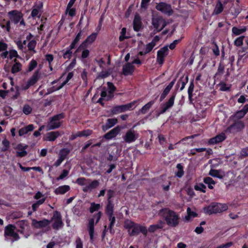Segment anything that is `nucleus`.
I'll list each match as a JSON object with an SVG mask.
<instances>
[{
	"label": "nucleus",
	"mask_w": 248,
	"mask_h": 248,
	"mask_svg": "<svg viewBox=\"0 0 248 248\" xmlns=\"http://www.w3.org/2000/svg\"><path fill=\"white\" fill-rule=\"evenodd\" d=\"M118 122L116 118H109L107 119L105 124L102 126V130L106 131L109 128L114 126Z\"/></svg>",
	"instance_id": "20"
},
{
	"label": "nucleus",
	"mask_w": 248,
	"mask_h": 248,
	"mask_svg": "<svg viewBox=\"0 0 248 248\" xmlns=\"http://www.w3.org/2000/svg\"><path fill=\"white\" fill-rule=\"evenodd\" d=\"M135 70V66L130 62L126 63L123 67V74L125 76L132 75Z\"/></svg>",
	"instance_id": "16"
},
{
	"label": "nucleus",
	"mask_w": 248,
	"mask_h": 248,
	"mask_svg": "<svg viewBox=\"0 0 248 248\" xmlns=\"http://www.w3.org/2000/svg\"><path fill=\"white\" fill-rule=\"evenodd\" d=\"M88 229L89 231V233L90 238V241L93 242V241L94 237V219L91 218L88 224Z\"/></svg>",
	"instance_id": "21"
},
{
	"label": "nucleus",
	"mask_w": 248,
	"mask_h": 248,
	"mask_svg": "<svg viewBox=\"0 0 248 248\" xmlns=\"http://www.w3.org/2000/svg\"><path fill=\"white\" fill-rule=\"evenodd\" d=\"M133 30L134 31L138 32L143 27V24L141 21L140 16L139 14L135 15L133 22Z\"/></svg>",
	"instance_id": "13"
},
{
	"label": "nucleus",
	"mask_w": 248,
	"mask_h": 248,
	"mask_svg": "<svg viewBox=\"0 0 248 248\" xmlns=\"http://www.w3.org/2000/svg\"><path fill=\"white\" fill-rule=\"evenodd\" d=\"M70 189V187L68 185H63L60 186L56 188L54 190V193L56 195H62L66 193Z\"/></svg>",
	"instance_id": "27"
},
{
	"label": "nucleus",
	"mask_w": 248,
	"mask_h": 248,
	"mask_svg": "<svg viewBox=\"0 0 248 248\" xmlns=\"http://www.w3.org/2000/svg\"><path fill=\"white\" fill-rule=\"evenodd\" d=\"M22 69V65L19 62H16L12 67L11 72L15 74L20 71Z\"/></svg>",
	"instance_id": "39"
},
{
	"label": "nucleus",
	"mask_w": 248,
	"mask_h": 248,
	"mask_svg": "<svg viewBox=\"0 0 248 248\" xmlns=\"http://www.w3.org/2000/svg\"><path fill=\"white\" fill-rule=\"evenodd\" d=\"M51 222H53L51 226L54 230H59L64 226V223L62 220V216L61 213L58 211H55L52 217L51 218Z\"/></svg>",
	"instance_id": "5"
},
{
	"label": "nucleus",
	"mask_w": 248,
	"mask_h": 248,
	"mask_svg": "<svg viewBox=\"0 0 248 248\" xmlns=\"http://www.w3.org/2000/svg\"><path fill=\"white\" fill-rule=\"evenodd\" d=\"M79 137H87L91 135L92 133V130L87 129L81 131H78Z\"/></svg>",
	"instance_id": "53"
},
{
	"label": "nucleus",
	"mask_w": 248,
	"mask_h": 248,
	"mask_svg": "<svg viewBox=\"0 0 248 248\" xmlns=\"http://www.w3.org/2000/svg\"><path fill=\"white\" fill-rule=\"evenodd\" d=\"M154 103L155 102L153 100L149 101L141 108L139 111L140 112L143 114H146L153 105Z\"/></svg>",
	"instance_id": "32"
},
{
	"label": "nucleus",
	"mask_w": 248,
	"mask_h": 248,
	"mask_svg": "<svg viewBox=\"0 0 248 248\" xmlns=\"http://www.w3.org/2000/svg\"><path fill=\"white\" fill-rule=\"evenodd\" d=\"M34 129V126L32 124H30L26 126L22 127L18 131V135L19 136H22L27 134L29 132H31Z\"/></svg>",
	"instance_id": "25"
},
{
	"label": "nucleus",
	"mask_w": 248,
	"mask_h": 248,
	"mask_svg": "<svg viewBox=\"0 0 248 248\" xmlns=\"http://www.w3.org/2000/svg\"><path fill=\"white\" fill-rule=\"evenodd\" d=\"M91 190L96 188L99 185V182L97 180H94L89 184Z\"/></svg>",
	"instance_id": "61"
},
{
	"label": "nucleus",
	"mask_w": 248,
	"mask_h": 248,
	"mask_svg": "<svg viewBox=\"0 0 248 248\" xmlns=\"http://www.w3.org/2000/svg\"><path fill=\"white\" fill-rule=\"evenodd\" d=\"M11 21L9 19L7 20L5 19H3L0 23V26L3 29H6L7 32H9L11 30Z\"/></svg>",
	"instance_id": "31"
},
{
	"label": "nucleus",
	"mask_w": 248,
	"mask_h": 248,
	"mask_svg": "<svg viewBox=\"0 0 248 248\" xmlns=\"http://www.w3.org/2000/svg\"><path fill=\"white\" fill-rule=\"evenodd\" d=\"M70 150L68 148H64L61 149L59 153V157L63 159L64 160L65 159L66 156L70 153Z\"/></svg>",
	"instance_id": "43"
},
{
	"label": "nucleus",
	"mask_w": 248,
	"mask_h": 248,
	"mask_svg": "<svg viewBox=\"0 0 248 248\" xmlns=\"http://www.w3.org/2000/svg\"><path fill=\"white\" fill-rule=\"evenodd\" d=\"M121 128L119 126H117L109 132L105 134L103 137L104 139L109 140L115 138L120 132Z\"/></svg>",
	"instance_id": "15"
},
{
	"label": "nucleus",
	"mask_w": 248,
	"mask_h": 248,
	"mask_svg": "<svg viewBox=\"0 0 248 248\" xmlns=\"http://www.w3.org/2000/svg\"><path fill=\"white\" fill-rule=\"evenodd\" d=\"M151 0H141L140 4V8L141 9L146 10Z\"/></svg>",
	"instance_id": "59"
},
{
	"label": "nucleus",
	"mask_w": 248,
	"mask_h": 248,
	"mask_svg": "<svg viewBox=\"0 0 248 248\" xmlns=\"http://www.w3.org/2000/svg\"><path fill=\"white\" fill-rule=\"evenodd\" d=\"M159 215L170 227L175 228L179 224L180 220L179 215L172 210L168 208H162L159 210Z\"/></svg>",
	"instance_id": "1"
},
{
	"label": "nucleus",
	"mask_w": 248,
	"mask_h": 248,
	"mask_svg": "<svg viewBox=\"0 0 248 248\" xmlns=\"http://www.w3.org/2000/svg\"><path fill=\"white\" fill-rule=\"evenodd\" d=\"M2 144L3 147L1 149L2 152L7 151L10 147V142L7 139H4L2 141Z\"/></svg>",
	"instance_id": "50"
},
{
	"label": "nucleus",
	"mask_w": 248,
	"mask_h": 248,
	"mask_svg": "<svg viewBox=\"0 0 248 248\" xmlns=\"http://www.w3.org/2000/svg\"><path fill=\"white\" fill-rule=\"evenodd\" d=\"M65 117V114L63 112L60 113L59 114L54 115L53 116L50 117L52 119V121H55L57 122H59L62 119H64Z\"/></svg>",
	"instance_id": "46"
},
{
	"label": "nucleus",
	"mask_w": 248,
	"mask_h": 248,
	"mask_svg": "<svg viewBox=\"0 0 248 248\" xmlns=\"http://www.w3.org/2000/svg\"><path fill=\"white\" fill-rule=\"evenodd\" d=\"M188 81V76L187 75H184L182 76L178 80L176 86H181L180 90L182 91L185 87L186 85L187 84Z\"/></svg>",
	"instance_id": "26"
},
{
	"label": "nucleus",
	"mask_w": 248,
	"mask_h": 248,
	"mask_svg": "<svg viewBox=\"0 0 248 248\" xmlns=\"http://www.w3.org/2000/svg\"><path fill=\"white\" fill-rule=\"evenodd\" d=\"M36 42L35 40H31L28 43L27 45L29 50L33 51L35 52L34 48L36 46Z\"/></svg>",
	"instance_id": "57"
},
{
	"label": "nucleus",
	"mask_w": 248,
	"mask_h": 248,
	"mask_svg": "<svg viewBox=\"0 0 248 248\" xmlns=\"http://www.w3.org/2000/svg\"><path fill=\"white\" fill-rule=\"evenodd\" d=\"M50 222L51 221L46 218L40 221L34 219L33 220V225L36 228L41 229L46 227Z\"/></svg>",
	"instance_id": "18"
},
{
	"label": "nucleus",
	"mask_w": 248,
	"mask_h": 248,
	"mask_svg": "<svg viewBox=\"0 0 248 248\" xmlns=\"http://www.w3.org/2000/svg\"><path fill=\"white\" fill-rule=\"evenodd\" d=\"M177 94L176 91H173L172 92L169 99L163 104L161 107V110L159 112V114H163L167 111V110L171 108L174 103V100Z\"/></svg>",
	"instance_id": "7"
},
{
	"label": "nucleus",
	"mask_w": 248,
	"mask_h": 248,
	"mask_svg": "<svg viewBox=\"0 0 248 248\" xmlns=\"http://www.w3.org/2000/svg\"><path fill=\"white\" fill-rule=\"evenodd\" d=\"M23 16V14L20 11L17 10H13L8 13V16L9 19L15 25H17Z\"/></svg>",
	"instance_id": "8"
},
{
	"label": "nucleus",
	"mask_w": 248,
	"mask_h": 248,
	"mask_svg": "<svg viewBox=\"0 0 248 248\" xmlns=\"http://www.w3.org/2000/svg\"><path fill=\"white\" fill-rule=\"evenodd\" d=\"M139 134L133 129L131 128L127 131L122 138L126 143H132L138 138Z\"/></svg>",
	"instance_id": "10"
},
{
	"label": "nucleus",
	"mask_w": 248,
	"mask_h": 248,
	"mask_svg": "<svg viewBox=\"0 0 248 248\" xmlns=\"http://www.w3.org/2000/svg\"><path fill=\"white\" fill-rule=\"evenodd\" d=\"M176 168L178 171L175 173V175L180 178L182 177L184 174V167L181 163H179L177 165Z\"/></svg>",
	"instance_id": "41"
},
{
	"label": "nucleus",
	"mask_w": 248,
	"mask_h": 248,
	"mask_svg": "<svg viewBox=\"0 0 248 248\" xmlns=\"http://www.w3.org/2000/svg\"><path fill=\"white\" fill-rule=\"evenodd\" d=\"M60 136H61V134L59 131L48 132L46 137V140L49 141H53Z\"/></svg>",
	"instance_id": "22"
},
{
	"label": "nucleus",
	"mask_w": 248,
	"mask_h": 248,
	"mask_svg": "<svg viewBox=\"0 0 248 248\" xmlns=\"http://www.w3.org/2000/svg\"><path fill=\"white\" fill-rule=\"evenodd\" d=\"M87 72L85 69H84L80 74L81 78L84 82L85 86H87L88 83V78H87Z\"/></svg>",
	"instance_id": "48"
},
{
	"label": "nucleus",
	"mask_w": 248,
	"mask_h": 248,
	"mask_svg": "<svg viewBox=\"0 0 248 248\" xmlns=\"http://www.w3.org/2000/svg\"><path fill=\"white\" fill-rule=\"evenodd\" d=\"M226 138L225 134L222 132L221 133L217 135L216 136L211 138L208 140V143L210 145H214L224 141Z\"/></svg>",
	"instance_id": "14"
},
{
	"label": "nucleus",
	"mask_w": 248,
	"mask_h": 248,
	"mask_svg": "<svg viewBox=\"0 0 248 248\" xmlns=\"http://www.w3.org/2000/svg\"><path fill=\"white\" fill-rule=\"evenodd\" d=\"M152 24L154 28V33L161 31L167 25L165 19L161 16L153 17L152 19Z\"/></svg>",
	"instance_id": "6"
},
{
	"label": "nucleus",
	"mask_w": 248,
	"mask_h": 248,
	"mask_svg": "<svg viewBox=\"0 0 248 248\" xmlns=\"http://www.w3.org/2000/svg\"><path fill=\"white\" fill-rule=\"evenodd\" d=\"M228 206L226 204L217 202H212L208 206L203 208V212L208 215L220 213L227 210Z\"/></svg>",
	"instance_id": "3"
},
{
	"label": "nucleus",
	"mask_w": 248,
	"mask_h": 248,
	"mask_svg": "<svg viewBox=\"0 0 248 248\" xmlns=\"http://www.w3.org/2000/svg\"><path fill=\"white\" fill-rule=\"evenodd\" d=\"M159 223L150 225L148 228V231L150 232L154 233L157 230L162 229L163 228V222L162 220L159 221Z\"/></svg>",
	"instance_id": "29"
},
{
	"label": "nucleus",
	"mask_w": 248,
	"mask_h": 248,
	"mask_svg": "<svg viewBox=\"0 0 248 248\" xmlns=\"http://www.w3.org/2000/svg\"><path fill=\"white\" fill-rule=\"evenodd\" d=\"M37 62L34 59L31 60L29 64L28 71L30 72L32 71L37 66Z\"/></svg>",
	"instance_id": "54"
},
{
	"label": "nucleus",
	"mask_w": 248,
	"mask_h": 248,
	"mask_svg": "<svg viewBox=\"0 0 248 248\" xmlns=\"http://www.w3.org/2000/svg\"><path fill=\"white\" fill-rule=\"evenodd\" d=\"M43 5L41 4L40 5H38L36 7V8H34L32 10L31 12V16L32 18H35L36 17H40L41 14L40 13L41 9L42 8Z\"/></svg>",
	"instance_id": "33"
},
{
	"label": "nucleus",
	"mask_w": 248,
	"mask_h": 248,
	"mask_svg": "<svg viewBox=\"0 0 248 248\" xmlns=\"http://www.w3.org/2000/svg\"><path fill=\"white\" fill-rule=\"evenodd\" d=\"M97 33L93 32L88 36L87 38L83 42L85 45L88 47L89 45L92 44L96 39Z\"/></svg>",
	"instance_id": "28"
},
{
	"label": "nucleus",
	"mask_w": 248,
	"mask_h": 248,
	"mask_svg": "<svg viewBox=\"0 0 248 248\" xmlns=\"http://www.w3.org/2000/svg\"><path fill=\"white\" fill-rule=\"evenodd\" d=\"M160 52H157V62L160 65H162L164 62L165 55L160 53Z\"/></svg>",
	"instance_id": "52"
},
{
	"label": "nucleus",
	"mask_w": 248,
	"mask_h": 248,
	"mask_svg": "<svg viewBox=\"0 0 248 248\" xmlns=\"http://www.w3.org/2000/svg\"><path fill=\"white\" fill-rule=\"evenodd\" d=\"M62 122L52 121L51 118H49V121L47 125V130H54L57 129L61 126Z\"/></svg>",
	"instance_id": "24"
},
{
	"label": "nucleus",
	"mask_w": 248,
	"mask_h": 248,
	"mask_svg": "<svg viewBox=\"0 0 248 248\" xmlns=\"http://www.w3.org/2000/svg\"><path fill=\"white\" fill-rule=\"evenodd\" d=\"M32 111V108L28 104L23 106V112L26 115L30 114Z\"/></svg>",
	"instance_id": "58"
},
{
	"label": "nucleus",
	"mask_w": 248,
	"mask_h": 248,
	"mask_svg": "<svg viewBox=\"0 0 248 248\" xmlns=\"http://www.w3.org/2000/svg\"><path fill=\"white\" fill-rule=\"evenodd\" d=\"M224 69H225L224 66L223 64H222L221 63H220L218 67L217 71L216 73V74L214 76L215 80H216V78L218 75H222L223 74V73L224 72Z\"/></svg>",
	"instance_id": "49"
},
{
	"label": "nucleus",
	"mask_w": 248,
	"mask_h": 248,
	"mask_svg": "<svg viewBox=\"0 0 248 248\" xmlns=\"http://www.w3.org/2000/svg\"><path fill=\"white\" fill-rule=\"evenodd\" d=\"M108 88V93H114V92L116 90V87L114 84L110 82H108L107 83Z\"/></svg>",
	"instance_id": "55"
},
{
	"label": "nucleus",
	"mask_w": 248,
	"mask_h": 248,
	"mask_svg": "<svg viewBox=\"0 0 248 248\" xmlns=\"http://www.w3.org/2000/svg\"><path fill=\"white\" fill-rule=\"evenodd\" d=\"M74 76V73L73 72H69L67 77L66 78V79L57 88H56V90H60L65 85H66L69 81Z\"/></svg>",
	"instance_id": "37"
},
{
	"label": "nucleus",
	"mask_w": 248,
	"mask_h": 248,
	"mask_svg": "<svg viewBox=\"0 0 248 248\" xmlns=\"http://www.w3.org/2000/svg\"><path fill=\"white\" fill-rule=\"evenodd\" d=\"M86 180L84 177H79L76 180V183L79 186H83L86 185Z\"/></svg>",
	"instance_id": "63"
},
{
	"label": "nucleus",
	"mask_w": 248,
	"mask_h": 248,
	"mask_svg": "<svg viewBox=\"0 0 248 248\" xmlns=\"http://www.w3.org/2000/svg\"><path fill=\"white\" fill-rule=\"evenodd\" d=\"M155 8L157 10L168 16H171L173 13L171 5L164 2H160L157 3Z\"/></svg>",
	"instance_id": "9"
},
{
	"label": "nucleus",
	"mask_w": 248,
	"mask_h": 248,
	"mask_svg": "<svg viewBox=\"0 0 248 248\" xmlns=\"http://www.w3.org/2000/svg\"><path fill=\"white\" fill-rule=\"evenodd\" d=\"M3 110L5 115L7 116H9L11 115L13 109L11 107L6 106L4 107Z\"/></svg>",
	"instance_id": "62"
},
{
	"label": "nucleus",
	"mask_w": 248,
	"mask_h": 248,
	"mask_svg": "<svg viewBox=\"0 0 248 248\" xmlns=\"http://www.w3.org/2000/svg\"><path fill=\"white\" fill-rule=\"evenodd\" d=\"M244 38V36H242L237 38L234 42V45L236 46H241L243 44Z\"/></svg>",
	"instance_id": "56"
},
{
	"label": "nucleus",
	"mask_w": 248,
	"mask_h": 248,
	"mask_svg": "<svg viewBox=\"0 0 248 248\" xmlns=\"http://www.w3.org/2000/svg\"><path fill=\"white\" fill-rule=\"evenodd\" d=\"M137 103V101L134 100L126 104L115 106L111 108V111L113 114H117L128 110H133L136 108L135 105Z\"/></svg>",
	"instance_id": "4"
},
{
	"label": "nucleus",
	"mask_w": 248,
	"mask_h": 248,
	"mask_svg": "<svg viewBox=\"0 0 248 248\" xmlns=\"http://www.w3.org/2000/svg\"><path fill=\"white\" fill-rule=\"evenodd\" d=\"M69 174V171L66 170H63L61 173V174L59 175V176L57 178V180L63 179L65 178Z\"/></svg>",
	"instance_id": "64"
},
{
	"label": "nucleus",
	"mask_w": 248,
	"mask_h": 248,
	"mask_svg": "<svg viewBox=\"0 0 248 248\" xmlns=\"http://www.w3.org/2000/svg\"><path fill=\"white\" fill-rule=\"evenodd\" d=\"M203 182L208 185V187L210 189H213L214 188L213 185L216 184V182L210 177H205L203 179Z\"/></svg>",
	"instance_id": "34"
},
{
	"label": "nucleus",
	"mask_w": 248,
	"mask_h": 248,
	"mask_svg": "<svg viewBox=\"0 0 248 248\" xmlns=\"http://www.w3.org/2000/svg\"><path fill=\"white\" fill-rule=\"evenodd\" d=\"M246 31V28L244 27L242 29H239L236 27H233L232 28V32L235 35H239Z\"/></svg>",
	"instance_id": "45"
},
{
	"label": "nucleus",
	"mask_w": 248,
	"mask_h": 248,
	"mask_svg": "<svg viewBox=\"0 0 248 248\" xmlns=\"http://www.w3.org/2000/svg\"><path fill=\"white\" fill-rule=\"evenodd\" d=\"M101 208V205L99 203H96L94 202L91 203V206L89 209L90 213H93L94 212L98 211Z\"/></svg>",
	"instance_id": "40"
},
{
	"label": "nucleus",
	"mask_w": 248,
	"mask_h": 248,
	"mask_svg": "<svg viewBox=\"0 0 248 248\" xmlns=\"http://www.w3.org/2000/svg\"><path fill=\"white\" fill-rule=\"evenodd\" d=\"M175 81H176V78H175L173 80H172L167 85V86L164 89V90L163 91V92L161 94V95L160 97V101H162L166 98V97L167 96V95L169 94L170 91L173 87Z\"/></svg>",
	"instance_id": "17"
},
{
	"label": "nucleus",
	"mask_w": 248,
	"mask_h": 248,
	"mask_svg": "<svg viewBox=\"0 0 248 248\" xmlns=\"http://www.w3.org/2000/svg\"><path fill=\"white\" fill-rule=\"evenodd\" d=\"M124 227L127 230L128 234L130 236H137L139 235L140 232L145 236L147 234L148 230L145 226L136 223L131 220L125 221Z\"/></svg>",
	"instance_id": "2"
},
{
	"label": "nucleus",
	"mask_w": 248,
	"mask_h": 248,
	"mask_svg": "<svg viewBox=\"0 0 248 248\" xmlns=\"http://www.w3.org/2000/svg\"><path fill=\"white\" fill-rule=\"evenodd\" d=\"M245 127L242 121L234 120V122L227 128L226 131L230 133H234L241 131Z\"/></svg>",
	"instance_id": "11"
},
{
	"label": "nucleus",
	"mask_w": 248,
	"mask_h": 248,
	"mask_svg": "<svg viewBox=\"0 0 248 248\" xmlns=\"http://www.w3.org/2000/svg\"><path fill=\"white\" fill-rule=\"evenodd\" d=\"M206 186L202 183H199L198 185H196L194 186V189L197 191H200L203 193L206 192Z\"/></svg>",
	"instance_id": "47"
},
{
	"label": "nucleus",
	"mask_w": 248,
	"mask_h": 248,
	"mask_svg": "<svg viewBox=\"0 0 248 248\" xmlns=\"http://www.w3.org/2000/svg\"><path fill=\"white\" fill-rule=\"evenodd\" d=\"M106 215L108 217V221H109V223L108 224L109 232L111 234H114L115 231L113 229V227L116 223V217L114 215V213Z\"/></svg>",
	"instance_id": "19"
},
{
	"label": "nucleus",
	"mask_w": 248,
	"mask_h": 248,
	"mask_svg": "<svg viewBox=\"0 0 248 248\" xmlns=\"http://www.w3.org/2000/svg\"><path fill=\"white\" fill-rule=\"evenodd\" d=\"M209 174L213 177H217V178H221L219 176V172L218 170L211 169Z\"/></svg>",
	"instance_id": "60"
},
{
	"label": "nucleus",
	"mask_w": 248,
	"mask_h": 248,
	"mask_svg": "<svg viewBox=\"0 0 248 248\" xmlns=\"http://www.w3.org/2000/svg\"><path fill=\"white\" fill-rule=\"evenodd\" d=\"M224 10V6L220 0H217L215 8L212 13V16L218 15L221 13Z\"/></svg>",
	"instance_id": "23"
},
{
	"label": "nucleus",
	"mask_w": 248,
	"mask_h": 248,
	"mask_svg": "<svg viewBox=\"0 0 248 248\" xmlns=\"http://www.w3.org/2000/svg\"><path fill=\"white\" fill-rule=\"evenodd\" d=\"M39 79V71H35L31 77L28 80L25 84L21 86V89L24 91L28 90L31 86L34 85Z\"/></svg>",
	"instance_id": "12"
},
{
	"label": "nucleus",
	"mask_w": 248,
	"mask_h": 248,
	"mask_svg": "<svg viewBox=\"0 0 248 248\" xmlns=\"http://www.w3.org/2000/svg\"><path fill=\"white\" fill-rule=\"evenodd\" d=\"M187 216H186L185 219L186 221H189L191 218H194L198 217V214L192 211L190 207H187Z\"/></svg>",
	"instance_id": "35"
},
{
	"label": "nucleus",
	"mask_w": 248,
	"mask_h": 248,
	"mask_svg": "<svg viewBox=\"0 0 248 248\" xmlns=\"http://www.w3.org/2000/svg\"><path fill=\"white\" fill-rule=\"evenodd\" d=\"M74 76V73L73 72H69L67 77L66 78V79L57 88H56V90H60L65 85H66L69 81Z\"/></svg>",
	"instance_id": "38"
},
{
	"label": "nucleus",
	"mask_w": 248,
	"mask_h": 248,
	"mask_svg": "<svg viewBox=\"0 0 248 248\" xmlns=\"http://www.w3.org/2000/svg\"><path fill=\"white\" fill-rule=\"evenodd\" d=\"M126 28L124 27L122 29L120 32V35L119 37V40L120 42L124 41L125 39H127L130 38L129 36H126Z\"/></svg>",
	"instance_id": "44"
},
{
	"label": "nucleus",
	"mask_w": 248,
	"mask_h": 248,
	"mask_svg": "<svg viewBox=\"0 0 248 248\" xmlns=\"http://www.w3.org/2000/svg\"><path fill=\"white\" fill-rule=\"evenodd\" d=\"M246 113H247L246 112V111L244 110L243 108H242L241 110L237 111L234 114L233 117L234 119L238 120L239 119L243 118Z\"/></svg>",
	"instance_id": "42"
},
{
	"label": "nucleus",
	"mask_w": 248,
	"mask_h": 248,
	"mask_svg": "<svg viewBox=\"0 0 248 248\" xmlns=\"http://www.w3.org/2000/svg\"><path fill=\"white\" fill-rule=\"evenodd\" d=\"M72 51L67 49L63 53L62 56L64 59L70 60L72 58Z\"/></svg>",
	"instance_id": "51"
},
{
	"label": "nucleus",
	"mask_w": 248,
	"mask_h": 248,
	"mask_svg": "<svg viewBox=\"0 0 248 248\" xmlns=\"http://www.w3.org/2000/svg\"><path fill=\"white\" fill-rule=\"evenodd\" d=\"M15 226L13 224H9L5 227L4 235L6 238L15 232Z\"/></svg>",
	"instance_id": "30"
},
{
	"label": "nucleus",
	"mask_w": 248,
	"mask_h": 248,
	"mask_svg": "<svg viewBox=\"0 0 248 248\" xmlns=\"http://www.w3.org/2000/svg\"><path fill=\"white\" fill-rule=\"evenodd\" d=\"M74 76V73L73 72H69L67 77L66 78V79L57 88H56V90H60L65 85H66L69 81Z\"/></svg>",
	"instance_id": "36"
}]
</instances>
